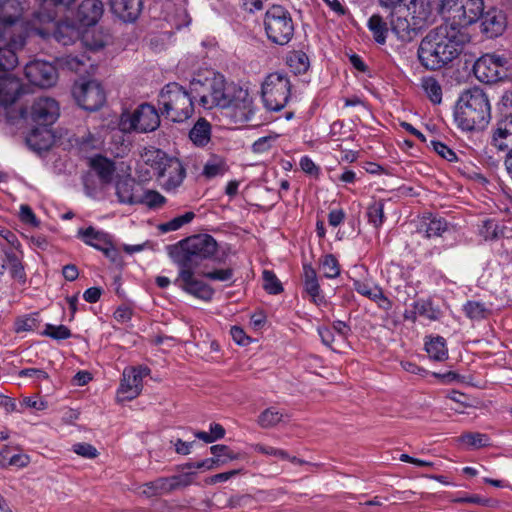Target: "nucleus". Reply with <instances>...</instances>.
Wrapping results in <instances>:
<instances>
[{"label": "nucleus", "instance_id": "obj_50", "mask_svg": "<svg viewBox=\"0 0 512 512\" xmlns=\"http://www.w3.org/2000/svg\"><path fill=\"white\" fill-rule=\"evenodd\" d=\"M263 287L269 294H279L282 292L283 287L279 281V279L276 277V275L269 270H264L263 274Z\"/></svg>", "mask_w": 512, "mask_h": 512}, {"label": "nucleus", "instance_id": "obj_39", "mask_svg": "<svg viewBox=\"0 0 512 512\" xmlns=\"http://www.w3.org/2000/svg\"><path fill=\"white\" fill-rule=\"evenodd\" d=\"M107 36L101 31L87 30L82 35V43L91 51H97L103 48L107 43Z\"/></svg>", "mask_w": 512, "mask_h": 512}, {"label": "nucleus", "instance_id": "obj_35", "mask_svg": "<svg viewBox=\"0 0 512 512\" xmlns=\"http://www.w3.org/2000/svg\"><path fill=\"white\" fill-rule=\"evenodd\" d=\"M287 415L276 407H269L260 413L257 423L262 428H272L281 423Z\"/></svg>", "mask_w": 512, "mask_h": 512}, {"label": "nucleus", "instance_id": "obj_29", "mask_svg": "<svg viewBox=\"0 0 512 512\" xmlns=\"http://www.w3.org/2000/svg\"><path fill=\"white\" fill-rule=\"evenodd\" d=\"M189 138L198 147L206 146L211 139L210 123L204 118L198 119L189 132Z\"/></svg>", "mask_w": 512, "mask_h": 512}, {"label": "nucleus", "instance_id": "obj_17", "mask_svg": "<svg viewBox=\"0 0 512 512\" xmlns=\"http://www.w3.org/2000/svg\"><path fill=\"white\" fill-rule=\"evenodd\" d=\"M77 237L86 245L101 251L106 257L112 258L115 255V247L108 233L98 230L93 226L80 228Z\"/></svg>", "mask_w": 512, "mask_h": 512}, {"label": "nucleus", "instance_id": "obj_46", "mask_svg": "<svg viewBox=\"0 0 512 512\" xmlns=\"http://www.w3.org/2000/svg\"><path fill=\"white\" fill-rule=\"evenodd\" d=\"M367 217L370 224L376 229L380 228L384 222V203L382 201H374L367 208Z\"/></svg>", "mask_w": 512, "mask_h": 512}, {"label": "nucleus", "instance_id": "obj_62", "mask_svg": "<svg viewBox=\"0 0 512 512\" xmlns=\"http://www.w3.org/2000/svg\"><path fill=\"white\" fill-rule=\"evenodd\" d=\"M498 110L503 118L512 115V93H504L498 103Z\"/></svg>", "mask_w": 512, "mask_h": 512}, {"label": "nucleus", "instance_id": "obj_48", "mask_svg": "<svg viewBox=\"0 0 512 512\" xmlns=\"http://www.w3.org/2000/svg\"><path fill=\"white\" fill-rule=\"evenodd\" d=\"M321 269L323 275L328 279H334L340 275V266L336 257L332 254H327L321 259Z\"/></svg>", "mask_w": 512, "mask_h": 512}, {"label": "nucleus", "instance_id": "obj_51", "mask_svg": "<svg viewBox=\"0 0 512 512\" xmlns=\"http://www.w3.org/2000/svg\"><path fill=\"white\" fill-rule=\"evenodd\" d=\"M42 335L50 337L54 340H65L71 337V331L64 325L46 324Z\"/></svg>", "mask_w": 512, "mask_h": 512}, {"label": "nucleus", "instance_id": "obj_40", "mask_svg": "<svg viewBox=\"0 0 512 512\" xmlns=\"http://www.w3.org/2000/svg\"><path fill=\"white\" fill-rule=\"evenodd\" d=\"M480 236L488 240H496L504 236V228L493 219L484 220L479 227Z\"/></svg>", "mask_w": 512, "mask_h": 512}, {"label": "nucleus", "instance_id": "obj_12", "mask_svg": "<svg viewBox=\"0 0 512 512\" xmlns=\"http://www.w3.org/2000/svg\"><path fill=\"white\" fill-rule=\"evenodd\" d=\"M508 60L497 54H485L475 62L473 72L483 83H495L507 77Z\"/></svg>", "mask_w": 512, "mask_h": 512}, {"label": "nucleus", "instance_id": "obj_24", "mask_svg": "<svg viewBox=\"0 0 512 512\" xmlns=\"http://www.w3.org/2000/svg\"><path fill=\"white\" fill-rule=\"evenodd\" d=\"M111 9L124 22H133L142 10V0H112Z\"/></svg>", "mask_w": 512, "mask_h": 512}, {"label": "nucleus", "instance_id": "obj_21", "mask_svg": "<svg viewBox=\"0 0 512 512\" xmlns=\"http://www.w3.org/2000/svg\"><path fill=\"white\" fill-rule=\"evenodd\" d=\"M303 284L304 291L314 304L321 306L326 303L325 296L319 285L317 273L310 264L303 265Z\"/></svg>", "mask_w": 512, "mask_h": 512}, {"label": "nucleus", "instance_id": "obj_2", "mask_svg": "<svg viewBox=\"0 0 512 512\" xmlns=\"http://www.w3.org/2000/svg\"><path fill=\"white\" fill-rule=\"evenodd\" d=\"M469 41L468 31L445 21L421 40L418 59L426 69H440L456 59Z\"/></svg>", "mask_w": 512, "mask_h": 512}, {"label": "nucleus", "instance_id": "obj_41", "mask_svg": "<svg viewBox=\"0 0 512 512\" xmlns=\"http://www.w3.org/2000/svg\"><path fill=\"white\" fill-rule=\"evenodd\" d=\"M78 36L79 33L75 27L67 23L58 24L53 34L55 40L63 45L73 43Z\"/></svg>", "mask_w": 512, "mask_h": 512}, {"label": "nucleus", "instance_id": "obj_63", "mask_svg": "<svg viewBox=\"0 0 512 512\" xmlns=\"http://www.w3.org/2000/svg\"><path fill=\"white\" fill-rule=\"evenodd\" d=\"M274 140L275 137L272 136L261 137L253 143L252 149L255 153H264L271 148Z\"/></svg>", "mask_w": 512, "mask_h": 512}, {"label": "nucleus", "instance_id": "obj_47", "mask_svg": "<svg viewBox=\"0 0 512 512\" xmlns=\"http://www.w3.org/2000/svg\"><path fill=\"white\" fill-rule=\"evenodd\" d=\"M194 217H195L194 212H192V211L185 212L183 215H179V216L171 219L168 222L162 223L159 226V229L164 233L170 232V231H176V230L180 229L182 226H184L185 224L190 223L194 219Z\"/></svg>", "mask_w": 512, "mask_h": 512}, {"label": "nucleus", "instance_id": "obj_18", "mask_svg": "<svg viewBox=\"0 0 512 512\" xmlns=\"http://www.w3.org/2000/svg\"><path fill=\"white\" fill-rule=\"evenodd\" d=\"M176 282L187 293L205 301L210 300L214 294L208 284L194 278L193 268H180Z\"/></svg>", "mask_w": 512, "mask_h": 512}, {"label": "nucleus", "instance_id": "obj_8", "mask_svg": "<svg viewBox=\"0 0 512 512\" xmlns=\"http://www.w3.org/2000/svg\"><path fill=\"white\" fill-rule=\"evenodd\" d=\"M483 0H442L440 12L446 22L456 24L467 31L483 15Z\"/></svg>", "mask_w": 512, "mask_h": 512}, {"label": "nucleus", "instance_id": "obj_20", "mask_svg": "<svg viewBox=\"0 0 512 512\" xmlns=\"http://www.w3.org/2000/svg\"><path fill=\"white\" fill-rule=\"evenodd\" d=\"M492 145L502 152H512V115L501 118L492 136Z\"/></svg>", "mask_w": 512, "mask_h": 512}, {"label": "nucleus", "instance_id": "obj_27", "mask_svg": "<svg viewBox=\"0 0 512 512\" xmlns=\"http://www.w3.org/2000/svg\"><path fill=\"white\" fill-rule=\"evenodd\" d=\"M354 289L359 294L376 302L380 308L384 310L391 309V301L384 295L383 290L378 285L369 282L355 281Z\"/></svg>", "mask_w": 512, "mask_h": 512}, {"label": "nucleus", "instance_id": "obj_42", "mask_svg": "<svg viewBox=\"0 0 512 512\" xmlns=\"http://www.w3.org/2000/svg\"><path fill=\"white\" fill-rule=\"evenodd\" d=\"M447 230V222L442 218H432L421 224L420 232L427 238L439 237Z\"/></svg>", "mask_w": 512, "mask_h": 512}, {"label": "nucleus", "instance_id": "obj_13", "mask_svg": "<svg viewBox=\"0 0 512 512\" xmlns=\"http://www.w3.org/2000/svg\"><path fill=\"white\" fill-rule=\"evenodd\" d=\"M73 96L78 105L88 111H96L105 103L106 95L95 80H80L75 83Z\"/></svg>", "mask_w": 512, "mask_h": 512}, {"label": "nucleus", "instance_id": "obj_32", "mask_svg": "<svg viewBox=\"0 0 512 512\" xmlns=\"http://www.w3.org/2000/svg\"><path fill=\"white\" fill-rule=\"evenodd\" d=\"M425 350L429 357L435 361H444L448 358L446 341L441 336L429 338L425 342Z\"/></svg>", "mask_w": 512, "mask_h": 512}, {"label": "nucleus", "instance_id": "obj_44", "mask_svg": "<svg viewBox=\"0 0 512 512\" xmlns=\"http://www.w3.org/2000/svg\"><path fill=\"white\" fill-rule=\"evenodd\" d=\"M463 311L465 315L471 320H482L485 319L489 313V308L485 303L479 301H468L463 305Z\"/></svg>", "mask_w": 512, "mask_h": 512}, {"label": "nucleus", "instance_id": "obj_59", "mask_svg": "<svg viewBox=\"0 0 512 512\" xmlns=\"http://www.w3.org/2000/svg\"><path fill=\"white\" fill-rule=\"evenodd\" d=\"M254 450L258 453L277 457L280 459H286L288 458V453L285 450L278 449L272 446L263 445V444H256L254 445Z\"/></svg>", "mask_w": 512, "mask_h": 512}, {"label": "nucleus", "instance_id": "obj_33", "mask_svg": "<svg viewBox=\"0 0 512 512\" xmlns=\"http://www.w3.org/2000/svg\"><path fill=\"white\" fill-rule=\"evenodd\" d=\"M173 490L170 477H160L142 486V493L147 497H154L169 493Z\"/></svg>", "mask_w": 512, "mask_h": 512}, {"label": "nucleus", "instance_id": "obj_31", "mask_svg": "<svg viewBox=\"0 0 512 512\" xmlns=\"http://www.w3.org/2000/svg\"><path fill=\"white\" fill-rule=\"evenodd\" d=\"M367 27L373 35L376 43L384 45L387 40L389 29L382 16L373 14L367 22Z\"/></svg>", "mask_w": 512, "mask_h": 512}, {"label": "nucleus", "instance_id": "obj_55", "mask_svg": "<svg viewBox=\"0 0 512 512\" xmlns=\"http://www.w3.org/2000/svg\"><path fill=\"white\" fill-rule=\"evenodd\" d=\"M72 451L87 459H94L99 454L98 450L89 443H76L72 446Z\"/></svg>", "mask_w": 512, "mask_h": 512}, {"label": "nucleus", "instance_id": "obj_61", "mask_svg": "<svg viewBox=\"0 0 512 512\" xmlns=\"http://www.w3.org/2000/svg\"><path fill=\"white\" fill-rule=\"evenodd\" d=\"M241 472H242L241 469H234V470H230L227 472L218 473V474H215V475L209 477L206 480V483L210 484V485H214L219 482H226L229 479H231L232 477L240 474Z\"/></svg>", "mask_w": 512, "mask_h": 512}, {"label": "nucleus", "instance_id": "obj_7", "mask_svg": "<svg viewBox=\"0 0 512 512\" xmlns=\"http://www.w3.org/2000/svg\"><path fill=\"white\" fill-rule=\"evenodd\" d=\"M217 250L215 239L207 234L195 235L180 242L173 255L180 268H193L203 259L211 258Z\"/></svg>", "mask_w": 512, "mask_h": 512}, {"label": "nucleus", "instance_id": "obj_10", "mask_svg": "<svg viewBox=\"0 0 512 512\" xmlns=\"http://www.w3.org/2000/svg\"><path fill=\"white\" fill-rule=\"evenodd\" d=\"M264 27L268 39L278 45L287 44L294 34L291 15L280 5H273L266 11Z\"/></svg>", "mask_w": 512, "mask_h": 512}, {"label": "nucleus", "instance_id": "obj_28", "mask_svg": "<svg viewBox=\"0 0 512 512\" xmlns=\"http://www.w3.org/2000/svg\"><path fill=\"white\" fill-rule=\"evenodd\" d=\"M27 145L35 151L48 150L54 143L52 130L47 126L32 129L26 138Z\"/></svg>", "mask_w": 512, "mask_h": 512}, {"label": "nucleus", "instance_id": "obj_11", "mask_svg": "<svg viewBox=\"0 0 512 512\" xmlns=\"http://www.w3.org/2000/svg\"><path fill=\"white\" fill-rule=\"evenodd\" d=\"M160 125V116L154 106L144 103L133 112H123L119 128L121 131L147 133L156 130Z\"/></svg>", "mask_w": 512, "mask_h": 512}, {"label": "nucleus", "instance_id": "obj_54", "mask_svg": "<svg viewBox=\"0 0 512 512\" xmlns=\"http://www.w3.org/2000/svg\"><path fill=\"white\" fill-rule=\"evenodd\" d=\"M18 63L16 53L9 48H0V70L13 69Z\"/></svg>", "mask_w": 512, "mask_h": 512}, {"label": "nucleus", "instance_id": "obj_60", "mask_svg": "<svg viewBox=\"0 0 512 512\" xmlns=\"http://www.w3.org/2000/svg\"><path fill=\"white\" fill-rule=\"evenodd\" d=\"M203 276L210 280L225 282L232 279L233 271L231 269H217L203 272Z\"/></svg>", "mask_w": 512, "mask_h": 512}, {"label": "nucleus", "instance_id": "obj_52", "mask_svg": "<svg viewBox=\"0 0 512 512\" xmlns=\"http://www.w3.org/2000/svg\"><path fill=\"white\" fill-rule=\"evenodd\" d=\"M5 255L13 277L23 278L24 268L21 264L19 255L13 250L5 251Z\"/></svg>", "mask_w": 512, "mask_h": 512}, {"label": "nucleus", "instance_id": "obj_1", "mask_svg": "<svg viewBox=\"0 0 512 512\" xmlns=\"http://www.w3.org/2000/svg\"><path fill=\"white\" fill-rule=\"evenodd\" d=\"M191 93L204 109L221 108L230 123L244 125L256 120L258 107L249 89L219 73L204 80L193 79Z\"/></svg>", "mask_w": 512, "mask_h": 512}, {"label": "nucleus", "instance_id": "obj_38", "mask_svg": "<svg viewBox=\"0 0 512 512\" xmlns=\"http://www.w3.org/2000/svg\"><path fill=\"white\" fill-rule=\"evenodd\" d=\"M413 307L416 309L415 313H418L419 317L429 321H437L441 317V311L434 307L430 300L419 299L413 302Z\"/></svg>", "mask_w": 512, "mask_h": 512}, {"label": "nucleus", "instance_id": "obj_49", "mask_svg": "<svg viewBox=\"0 0 512 512\" xmlns=\"http://www.w3.org/2000/svg\"><path fill=\"white\" fill-rule=\"evenodd\" d=\"M460 441L472 448H482L490 444V439L483 433H466L460 437Z\"/></svg>", "mask_w": 512, "mask_h": 512}, {"label": "nucleus", "instance_id": "obj_26", "mask_svg": "<svg viewBox=\"0 0 512 512\" xmlns=\"http://www.w3.org/2000/svg\"><path fill=\"white\" fill-rule=\"evenodd\" d=\"M22 89L18 78L5 74L0 76V104L3 106L13 104L19 97Z\"/></svg>", "mask_w": 512, "mask_h": 512}, {"label": "nucleus", "instance_id": "obj_9", "mask_svg": "<svg viewBox=\"0 0 512 512\" xmlns=\"http://www.w3.org/2000/svg\"><path fill=\"white\" fill-rule=\"evenodd\" d=\"M291 94V82L286 74L274 72L268 74L261 85V97L264 106L270 111H280L288 103Z\"/></svg>", "mask_w": 512, "mask_h": 512}, {"label": "nucleus", "instance_id": "obj_57", "mask_svg": "<svg viewBox=\"0 0 512 512\" xmlns=\"http://www.w3.org/2000/svg\"><path fill=\"white\" fill-rule=\"evenodd\" d=\"M433 150L441 156L443 159H446L449 162H454L457 160V156L455 152L450 149L446 144L440 141H431L430 143Z\"/></svg>", "mask_w": 512, "mask_h": 512}, {"label": "nucleus", "instance_id": "obj_14", "mask_svg": "<svg viewBox=\"0 0 512 512\" xmlns=\"http://www.w3.org/2000/svg\"><path fill=\"white\" fill-rule=\"evenodd\" d=\"M150 374L147 366L129 367L124 369L123 378L118 388V398L121 401L135 399L143 389V378Z\"/></svg>", "mask_w": 512, "mask_h": 512}, {"label": "nucleus", "instance_id": "obj_45", "mask_svg": "<svg viewBox=\"0 0 512 512\" xmlns=\"http://www.w3.org/2000/svg\"><path fill=\"white\" fill-rule=\"evenodd\" d=\"M165 202V197L155 190H145L138 195V204H144L149 208H159Z\"/></svg>", "mask_w": 512, "mask_h": 512}, {"label": "nucleus", "instance_id": "obj_64", "mask_svg": "<svg viewBox=\"0 0 512 512\" xmlns=\"http://www.w3.org/2000/svg\"><path fill=\"white\" fill-rule=\"evenodd\" d=\"M265 1L266 0H239V6L246 12L254 13L264 8Z\"/></svg>", "mask_w": 512, "mask_h": 512}, {"label": "nucleus", "instance_id": "obj_58", "mask_svg": "<svg viewBox=\"0 0 512 512\" xmlns=\"http://www.w3.org/2000/svg\"><path fill=\"white\" fill-rule=\"evenodd\" d=\"M90 60V57L82 55V56H73L69 55L67 58V65L70 69L75 70L77 73L86 72L85 69L87 62Z\"/></svg>", "mask_w": 512, "mask_h": 512}, {"label": "nucleus", "instance_id": "obj_25", "mask_svg": "<svg viewBox=\"0 0 512 512\" xmlns=\"http://www.w3.org/2000/svg\"><path fill=\"white\" fill-rule=\"evenodd\" d=\"M138 187L135 180L129 176L119 177L115 182L116 196L119 203L135 205L138 204L139 192L135 189Z\"/></svg>", "mask_w": 512, "mask_h": 512}, {"label": "nucleus", "instance_id": "obj_4", "mask_svg": "<svg viewBox=\"0 0 512 512\" xmlns=\"http://www.w3.org/2000/svg\"><path fill=\"white\" fill-rule=\"evenodd\" d=\"M490 104L487 95L480 88L464 91L456 106L454 119L463 131L483 129L490 120Z\"/></svg>", "mask_w": 512, "mask_h": 512}, {"label": "nucleus", "instance_id": "obj_30", "mask_svg": "<svg viewBox=\"0 0 512 512\" xmlns=\"http://www.w3.org/2000/svg\"><path fill=\"white\" fill-rule=\"evenodd\" d=\"M90 166L98 175L102 183L108 184L113 180L115 166L109 159L103 156H95L90 160Z\"/></svg>", "mask_w": 512, "mask_h": 512}, {"label": "nucleus", "instance_id": "obj_34", "mask_svg": "<svg viewBox=\"0 0 512 512\" xmlns=\"http://www.w3.org/2000/svg\"><path fill=\"white\" fill-rule=\"evenodd\" d=\"M210 452L213 455V460L216 462V468L223 466L231 461L238 460L242 457L241 453L234 452L228 446L223 444L211 446Z\"/></svg>", "mask_w": 512, "mask_h": 512}, {"label": "nucleus", "instance_id": "obj_15", "mask_svg": "<svg viewBox=\"0 0 512 512\" xmlns=\"http://www.w3.org/2000/svg\"><path fill=\"white\" fill-rule=\"evenodd\" d=\"M24 72L31 84L42 88L51 87L57 81L56 68L49 62L31 61L26 64Z\"/></svg>", "mask_w": 512, "mask_h": 512}, {"label": "nucleus", "instance_id": "obj_23", "mask_svg": "<svg viewBox=\"0 0 512 512\" xmlns=\"http://www.w3.org/2000/svg\"><path fill=\"white\" fill-rule=\"evenodd\" d=\"M104 12L103 3L100 0H84L77 11L78 20L85 26L95 25Z\"/></svg>", "mask_w": 512, "mask_h": 512}, {"label": "nucleus", "instance_id": "obj_36", "mask_svg": "<svg viewBox=\"0 0 512 512\" xmlns=\"http://www.w3.org/2000/svg\"><path fill=\"white\" fill-rule=\"evenodd\" d=\"M421 87L433 104L441 103L442 87L436 78L432 76L423 77L421 79Z\"/></svg>", "mask_w": 512, "mask_h": 512}, {"label": "nucleus", "instance_id": "obj_5", "mask_svg": "<svg viewBox=\"0 0 512 512\" xmlns=\"http://www.w3.org/2000/svg\"><path fill=\"white\" fill-rule=\"evenodd\" d=\"M143 159L154 169L161 187L166 192H176L182 185L186 171L179 159L169 157L159 149L146 150Z\"/></svg>", "mask_w": 512, "mask_h": 512}, {"label": "nucleus", "instance_id": "obj_16", "mask_svg": "<svg viewBox=\"0 0 512 512\" xmlns=\"http://www.w3.org/2000/svg\"><path fill=\"white\" fill-rule=\"evenodd\" d=\"M60 109L57 101L50 97L37 98L30 111V117L33 122L39 126L52 125L59 117Z\"/></svg>", "mask_w": 512, "mask_h": 512}, {"label": "nucleus", "instance_id": "obj_56", "mask_svg": "<svg viewBox=\"0 0 512 512\" xmlns=\"http://www.w3.org/2000/svg\"><path fill=\"white\" fill-rule=\"evenodd\" d=\"M301 170L309 176L319 178L321 169L309 156H302L299 161Z\"/></svg>", "mask_w": 512, "mask_h": 512}, {"label": "nucleus", "instance_id": "obj_19", "mask_svg": "<svg viewBox=\"0 0 512 512\" xmlns=\"http://www.w3.org/2000/svg\"><path fill=\"white\" fill-rule=\"evenodd\" d=\"M407 9L419 30L433 23L435 15L430 0H410Z\"/></svg>", "mask_w": 512, "mask_h": 512}, {"label": "nucleus", "instance_id": "obj_37", "mask_svg": "<svg viewBox=\"0 0 512 512\" xmlns=\"http://www.w3.org/2000/svg\"><path fill=\"white\" fill-rule=\"evenodd\" d=\"M228 170L226 161L219 156L211 157L203 167V175L208 178H214L224 175Z\"/></svg>", "mask_w": 512, "mask_h": 512}, {"label": "nucleus", "instance_id": "obj_53", "mask_svg": "<svg viewBox=\"0 0 512 512\" xmlns=\"http://www.w3.org/2000/svg\"><path fill=\"white\" fill-rule=\"evenodd\" d=\"M483 31L489 33L491 37L497 36L503 30V23L495 15L487 14L482 22Z\"/></svg>", "mask_w": 512, "mask_h": 512}, {"label": "nucleus", "instance_id": "obj_22", "mask_svg": "<svg viewBox=\"0 0 512 512\" xmlns=\"http://www.w3.org/2000/svg\"><path fill=\"white\" fill-rule=\"evenodd\" d=\"M391 31L401 42H410L420 31L414 23L406 17H401L396 13H391L390 18Z\"/></svg>", "mask_w": 512, "mask_h": 512}, {"label": "nucleus", "instance_id": "obj_3", "mask_svg": "<svg viewBox=\"0 0 512 512\" xmlns=\"http://www.w3.org/2000/svg\"><path fill=\"white\" fill-rule=\"evenodd\" d=\"M24 7L19 0H0V23L3 25L1 37L7 41V47L16 50L25 44L26 36L38 35L42 38L48 36L45 25L54 21L55 15L49 13H35L33 19L25 27L19 23Z\"/></svg>", "mask_w": 512, "mask_h": 512}, {"label": "nucleus", "instance_id": "obj_43", "mask_svg": "<svg viewBox=\"0 0 512 512\" xmlns=\"http://www.w3.org/2000/svg\"><path fill=\"white\" fill-rule=\"evenodd\" d=\"M287 64L295 74L305 73L309 68V58L303 51H293L287 58Z\"/></svg>", "mask_w": 512, "mask_h": 512}, {"label": "nucleus", "instance_id": "obj_6", "mask_svg": "<svg viewBox=\"0 0 512 512\" xmlns=\"http://www.w3.org/2000/svg\"><path fill=\"white\" fill-rule=\"evenodd\" d=\"M193 94L178 83L165 85L158 96V106L162 113L173 122H183L194 112Z\"/></svg>", "mask_w": 512, "mask_h": 512}]
</instances>
